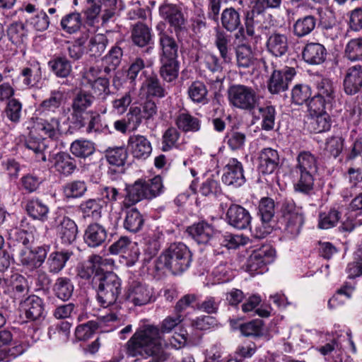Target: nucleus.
<instances>
[{"label":"nucleus","instance_id":"1","mask_svg":"<svg viewBox=\"0 0 362 362\" xmlns=\"http://www.w3.org/2000/svg\"><path fill=\"white\" fill-rule=\"evenodd\" d=\"M187 341L185 334L175 333L167 340L160 336L159 328L146 325L138 329L127 342V354L131 356H153L162 353L164 348L179 349Z\"/></svg>","mask_w":362,"mask_h":362},{"label":"nucleus","instance_id":"2","mask_svg":"<svg viewBox=\"0 0 362 362\" xmlns=\"http://www.w3.org/2000/svg\"><path fill=\"white\" fill-rule=\"evenodd\" d=\"M192 262V254L187 245L182 243H172L156 262L157 272L171 270L185 272Z\"/></svg>","mask_w":362,"mask_h":362},{"label":"nucleus","instance_id":"3","mask_svg":"<svg viewBox=\"0 0 362 362\" xmlns=\"http://www.w3.org/2000/svg\"><path fill=\"white\" fill-rule=\"evenodd\" d=\"M317 170V157L310 151H300L296 157V164L293 170V173L298 178L295 185L296 189L303 193H309L313 188Z\"/></svg>","mask_w":362,"mask_h":362},{"label":"nucleus","instance_id":"4","mask_svg":"<svg viewBox=\"0 0 362 362\" xmlns=\"http://www.w3.org/2000/svg\"><path fill=\"white\" fill-rule=\"evenodd\" d=\"M83 273L82 278H92L93 286L98 288L100 303L107 307L114 304L121 293V280L116 273Z\"/></svg>","mask_w":362,"mask_h":362},{"label":"nucleus","instance_id":"5","mask_svg":"<svg viewBox=\"0 0 362 362\" xmlns=\"http://www.w3.org/2000/svg\"><path fill=\"white\" fill-rule=\"evenodd\" d=\"M126 194L122 202L124 208H129L142 199H151L159 196L163 192L162 179L156 176L152 179H139L132 185H127Z\"/></svg>","mask_w":362,"mask_h":362},{"label":"nucleus","instance_id":"6","mask_svg":"<svg viewBox=\"0 0 362 362\" xmlns=\"http://www.w3.org/2000/svg\"><path fill=\"white\" fill-rule=\"evenodd\" d=\"M227 93L229 104L243 110H254L259 100L254 88L242 84L232 85L228 88Z\"/></svg>","mask_w":362,"mask_h":362},{"label":"nucleus","instance_id":"7","mask_svg":"<svg viewBox=\"0 0 362 362\" xmlns=\"http://www.w3.org/2000/svg\"><path fill=\"white\" fill-rule=\"evenodd\" d=\"M51 226L56 229L57 235L64 245H71L77 237L78 227L69 217L55 213Z\"/></svg>","mask_w":362,"mask_h":362},{"label":"nucleus","instance_id":"8","mask_svg":"<svg viewBox=\"0 0 362 362\" xmlns=\"http://www.w3.org/2000/svg\"><path fill=\"white\" fill-rule=\"evenodd\" d=\"M159 13L173 29L177 37L182 32L186 30L187 18L180 6L176 4H164L159 7Z\"/></svg>","mask_w":362,"mask_h":362},{"label":"nucleus","instance_id":"9","mask_svg":"<svg viewBox=\"0 0 362 362\" xmlns=\"http://www.w3.org/2000/svg\"><path fill=\"white\" fill-rule=\"evenodd\" d=\"M221 179L228 186L237 187L243 185L245 182V177L242 163L237 158H229L223 167Z\"/></svg>","mask_w":362,"mask_h":362},{"label":"nucleus","instance_id":"10","mask_svg":"<svg viewBox=\"0 0 362 362\" xmlns=\"http://www.w3.org/2000/svg\"><path fill=\"white\" fill-rule=\"evenodd\" d=\"M296 74L293 68L286 67L282 70H273L267 82V88L272 94H278L288 89V83Z\"/></svg>","mask_w":362,"mask_h":362},{"label":"nucleus","instance_id":"11","mask_svg":"<svg viewBox=\"0 0 362 362\" xmlns=\"http://www.w3.org/2000/svg\"><path fill=\"white\" fill-rule=\"evenodd\" d=\"M127 148L134 158L146 160L152 153V145L149 139L144 135L134 134L129 136Z\"/></svg>","mask_w":362,"mask_h":362},{"label":"nucleus","instance_id":"12","mask_svg":"<svg viewBox=\"0 0 362 362\" xmlns=\"http://www.w3.org/2000/svg\"><path fill=\"white\" fill-rule=\"evenodd\" d=\"M275 250L270 245H263L254 250L247 260L248 272H256L271 264L275 259Z\"/></svg>","mask_w":362,"mask_h":362},{"label":"nucleus","instance_id":"13","mask_svg":"<svg viewBox=\"0 0 362 362\" xmlns=\"http://www.w3.org/2000/svg\"><path fill=\"white\" fill-rule=\"evenodd\" d=\"M117 320V316L115 313L100 316L96 321L90 320L86 324L78 325L76 329V337L80 341H85L90 338L98 327L107 325L108 323Z\"/></svg>","mask_w":362,"mask_h":362},{"label":"nucleus","instance_id":"14","mask_svg":"<svg viewBox=\"0 0 362 362\" xmlns=\"http://www.w3.org/2000/svg\"><path fill=\"white\" fill-rule=\"evenodd\" d=\"M258 170L264 175L274 173L279 165V155L276 150L272 148H264L258 153Z\"/></svg>","mask_w":362,"mask_h":362},{"label":"nucleus","instance_id":"15","mask_svg":"<svg viewBox=\"0 0 362 362\" xmlns=\"http://www.w3.org/2000/svg\"><path fill=\"white\" fill-rule=\"evenodd\" d=\"M227 223L239 230L245 229L250 224L252 217L249 211L239 204H231L226 212Z\"/></svg>","mask_w":362,"mask_h":362},{"label":"nucleus","instance_id":"16","mask_svg":"<svg viewBox=\"0 0 362 362\" xmlns=\"http://www.w3.org/2000/svg\"><path fill=\"white\" fill-rule=\"evenodd\" d=\"M152 289L146 284L135 281L131 284L126 293V298L135 305H143L150 302Z\"/></svg>","mask_w":362,"mask_h":362},{"label":"nucleus","instance_id":"17","mask_svg":"<svg viewBox=\"0 0 362 362\" xmlns=\"http://www.w3.org/2000/svg\"><path fill=\"white\" fill-rule=\"evenodd\" d=\"M189 235L200 245H206L216 235L217 230L206 221L194 223L187 228Z\"/></svg>","mask_w":362,"mask_h":362},{"label":"nucleus","instance_id":"18","mask_svg":"<svg viewBox=\"0 0 362 362\" xmlns=\"http://www.w3.org/2000/svg\"><path fill=\"white\" fill-rule=\"evenodd\" d=\"M45 305L42 299L35 295L28 297L21 304L23 313L27 321H35L43 316Z\"/></svg>","mask_w":362,"mask_h":362},{"label":"nucleus","instance_id":"19","mask_svg":"<svg viewBox=\"0 0 362 362\" xmlns=\"http://www.w3.org/2000/svg\"><path fill=\"white\" fill-rule=\"evenodd\" d=\"M33 129L41 136L56 139L60 134V120L57 117L39 118L35 122Z\"/></svg>","mask_w":362,"mask_h":362},{"label":"nucleus","instance_id":"20","mask_svg":"<svg viewBox=\"0 0 362 362\" xmlns=\"http://www.w3.org/2000/svg\"><path fill=\"white\" fill-rule=\"evenodd\" d=\"M362 86V67L359 65L348 69L344 81V91L349 95L356 93Z\"/></svg>","mask_w":362,"mask_h":362},{"label":"nucleus","instance_id":"21","mask_svg":"<svg viewBox=\"0 0 362 362\" xmlns=\"http://www.w3.org/2000/svg\"><path fill=\"white\" fill-rule=\"evenodd\" d=\"M327 56L325 47L320 44L310 42L303 50V58L310 64H320L325 62Z\"/></svg>","mask_w":362,"mask_h":362},{"label":"nucleus","instance_id":"22","mask_svg":"<svg viewBox=\"0 0 362 362\" xmlns=\"http://www.w3.org/2000/svg\"><path fill=\"white\" fill-rule=\"evenodd\" d=\"M64 100L65 95L62 90H52L49 97L43 100L40 104L38 110L41 115L54 113L62 106Z\"/></svg>","mask_w":362,"mask_h":362},{"label":"nucleus","instance_id":"23","mask_svg":"<svg viewBox=\"0 0 362 362\" xmlns=\"http://www.w3.org/2000/svg\"><path fill=\"white\" fill-rule=\"evenodd\" d=\"M107 238L105 228L100 224H90L85 230L84 241L90 247L101 245Z\"/></svg>","mask_w":362,"mask_h":362},{"label":"nucleus","instance_id":"24","mask_svg":"<svg viewBox=\"0 0 362 362\" xmlns=\"http://www.w3.org/2000/svg\"><path fill=\"white\" fill-rule=\"evenodd\" d=\"M303 223L304 216L303 213H296L293 214V216L285 218L282 236L289 240L296 238L300 233Z\"/></svg>","mask_w":362,"mask_h":362},{"label":"nucleus","instance_id":"25","mask_svg":"<svg viewBox=\"0 0 362 362\" xmlns=\"http://www.w3.org/2000/svg\"><path fill=\"white\" fill-rule=\"evenodd\" d=\"M267 47L268 51L275 57L284 55L288 48L287 37L278 33H272L267 39Z\"/></svg>","mask_w":362,"mask_h":362},{"label":"nucleus","instance_id":"26","mask_svg":"<svg viewBox=\"0 0 362 362\" xmlns=\"http://www.w3.org/2000/svg\"><path fill=\"white\" fill-rule=\"evenodd\" d=\"M42 67L38 62H33L21 69L20 76L23 83L28 87L37 86L42 80Z\"/></svg>","mask_w":362,"mask_h":362},{"label":"nucleus","instance_id":"27","mask_svg":"<svg viewBox=\"0 0 362 362\" xmlns=\"http://www.w3.org/2000/svg\"><path fill=\"white\" fill-rule=\"evenodd\" d=\"M125 209V218L124 221V227L126 230L136 233L139 231L144 225V219L141 214L138 211L136 208L131 207L124 208Z\"/></svg>","mask_w":362,"mask_h":362},{"label":"nucleus","instance_id":"28","mask_svg":"<svg viewBox=\"0 0 362 362\" xmlns=\"http://www.w3.org/2000/svg\"><path fill=\"white\" fill-rule=\"evenodd\" d=\"M159 43L163 53L161 60H176L178 45L174 38L165 33H160Z\"/></svg>","mask_w":362,"mask_h":362},{"label":"nucleus","instance_id":"29","mask_svg":"<svg viewBox=\"0 0 362 362\" xmlns=\"http://www.w3.org/2000/svg\"><path fill=\"white\" fill-rule=\"evenodd\" d=\"M35 133L34 129L30 132L29 136L25 141V147L32 151L36 154L37 160L38 161H45L46 156L45 155V151L46 150L49 141L45 139H37L35 137Z\"/></svg>","mask_w":362,"mask_h":362},{"label":"nucleus","instance_id":"30","mask_svg":"<svg viewBox=\"0 0 362 362\" xmlns=\"http://www.w3.org/2000/svg\"><path fill=\"white\" fill-rule=\"evenodd\" d=\"M264 19L262 12L254 8L248 11L245 16V27L247 34L250 36H259V30L262 28V21Z\"/></svg>","mask_w":362,"mask_h":362},{"label":"nucleus","instance_id":"31","mask_svg":"<svg viewBox=\"0 0 362 362\" xmlns=\"http://www.w3.org/2000/svg\"><path fill=\"white\" fill-rule=\"evenodd\" d=\"M26 211L34 219L45 221L49 211L48 206L37 198H33L27 202Z\"/></svg>","mask_w":362,"mask_h":362},{"label":"nucleus","instance_id":"32","mask_svg":"<svg viewBox=\"0 0 362 362\" xmlns=\"http://www.w3.org/2000/svg\"><path fill=\"white\" fill-rule=\"evenodd\" d=\"M308 125L312 132L321 133L329 130L332 125V119L327 112L310 114Z\"/></svg>","mask_w":362,"mask_h":362},{"label":"nucleus","instance_id":"33","mask_svg":"<svg viewBox=\"0 0 362 362\" xmlns=\"http://www.w3.org/2000/svg\"><path fill=\"white\" fill-rule=\"evenodd\" d=\"M175 124L180 130L195 132L200 129V120L188 112H180L175 119Z\"/></svg>","mask_w":362,"mask_h":362},{"label":"nucleus","instance_id":"34","mask_svg":"<svg viewBox=\"0 0 362 362\" xmlns=\"http://www.w3.org/2000/svg\"><path fill=\"white\" fill-rule=\"evenodd\" d=\"M230 36L219 29L216 30L214 44L220 52V55L225 63H230L231 54H230Z\"/></svg>","mask_w":362,"mask_h":362},{"label":"nucleus","instance_id":"35","mask_svg":"<svg viewBox=\"0 0 362 362\" xmlns=\"http://www.w3.org/2000/svg\"><path fill=\"white\" fill-rule=\"evenodd\" d=\"M51 71L59 78H66L71 74L72 66L65 57H56L48 62Z\"/></svg>","mask_w":362,"mask_h":362},{"label":"nucleus","instance_id":"36","mask_svg":"<svg viewBox=\"0 0 362 362\" xmlns=\"http://www.w3.org/2000/svg\"><path fill=\"white\" fill-rule=\"evenodd\" d=\"M221 21L222 26L229 32L235 31L241 25L240 14L231 7L222 11Z\"/></svg>","mask_w":362,"mask_h":362},{"label":"nucleus","instance_id":"37","mask_svg":"<svg viewBox=\"0 0 362 362\" xmlns=\"http://www.w3.org/2000/svg\"><path fill=\"white\" fill-rule=\"evenodd\" d=\"M73 255L70 251H60L52 252L47 259L49 272H60L66 264H69V259Z\"/></svg>","mask_w":362,"mask_h":362},{"label":"nucleus","instance_id":"38","mask_svg":"<svg viewBox=\"0 0 362 362\" xmlns=\"http://www.w3.org/2000/svg\"><path fill=\"white\" fill-rule=\"evenodd\" d=\"M354 291V286L346 283L341 288H339L335 294L329 300L328 308L330 310H333L344 305L345 303V298H351Z\"/></svg>","mask_w":362,"mask_h":362},{"label":"nucleus","instance_id":"39","mask_svg":"<svg viewBox=\"0 0 362 362\" xmlns=\"http://www.w3.org/2000/svg\"><path fill=\"white\" fill-rule=\"evenodd\" d=\"M316 88L315 95L327 100V107H332L335 100V87L333 83L327 78H322L317 82Z\"/></svg>","mask_w":362,"mask_h":362},{"label":"nucleus","instance_id":"40","mask_svg":"<svg viewBox=\"0 0 362 362\" xmlns=\"http://www.w3.org/2000/svg\"><path fill=\"white\" fill-rule=\"evenodd\" d=\"M11 235L12 236L11 238L17 243L16 247L21 257L27 255L28 251L30 250L31 240L33 239L32 235L24 230L15 229Z\"/></svg>","mask_w":362,"mask_h":362},{"label":"nucleus","instance_id":"41","mask_svg":"<svg viewBox=\"0 0 362 362\" xmlns=\"http://www.w3.org/2000/svg\"><path fill=\"white\" fill-rule=\"evenodd\" d=\"M316 19L313 16H306L298 19L293 25V33L298 37L309 35L315 28Z\"/></svg>","mask_w":362,"mask_h":362},{"label":"nucleus","instance_id":"42","mask_svg":"<svg viewBox=\"0 0 362 362\" xmlns=\"http://www.w3.org/2000/svg\"><path fill=\"white\" fill-rule=\"evenodd\" d=\"M54 167L57 171L64 175L71 174L76 167V161L69 155L60 153L56 155Z\"/></svg>","mask_w":362,"mask_h":362},{"label":"nucleus","instance_id":"43","mask_svg":"<svg viewBox=\"0 0 362 362\" xmlns=\"http://www.w3.org/2000/svg\"><path fill=\"white\" fill-rule=\"evenodd\" d=\"M188 95L194 103L202 104L208 103V90L205 84L202 81L192 82L188 88Z\"/></svg>","mask_w":362,"mask_h":362},{"label":"nucleus","instance_id":"44","mask_svg":"<svg viewBox=\"0 0 362 362\" xmlns=\"http://www.w3.org/2000/svg\"><path fill=\"white\" fill-rule=\"evenodd\" d=\"M9 40L16 45H20L27 39V30L21 22H16L10 25L7 30Z\"/></svg>","mask_w":362,"mask_h":362},{"label":"nucleus","instance_id":"45","mask_svg":"<svg viewBox=\"0 0 362 362\" xmlns=\"http://www.w3.org/2000/svg\"><path fill=\"white\" fill-rule=\"evenodd\" d=\"M237 64L239 67L248 68L255 63V55L250 46L243 44L236 48Z\"/></svg>","mask_w":362,"mask_h":362},{"label":"nucleus","instance_id":"46","mask_svg":"<svg viewBox=\"0 0 362 362\" xmlns=\"http://www.w3.org/2000/svg\"><path fill=\"white\" fill-rule=\"evenodd\" d=\"M115 263L112 259H103L98 255H93L83 262V272H103V267L107 265H113Z\"/></svg>","mask_w":362,"mask_h":362},{"label":"nucleus","instance_id":"47","mask_svg":"<svg viewBox=\"0 0 362 362\" xmlns=\"http://www.w3.org/2000/svg\"><path fill=\"white\" fill-rule=\"evenodd\" d=\"M127 157V150L124 146L110 148L105 152L107 162L117 167L124 165Z\"/></svg>","mask_w":362,"mask_h":362},{"label":"nucleus","instance_id":"48","mask_svg":"<svg viewBox=\"0 0 362 362\" xmlns=\"http://www.w3.org/2000/svg\"><path fill=\"white\" fill-rule=\"evenodd\" d=\"M132 37L136 45L144 47L151 39L150 29L143 23H137L133 28Z\"/></svg>","mask_w":362,"mask_h":362},{"label":"nucleus","instance_id":"49","mask_svg":"<svg viewBox=\"0 0 362 362\" xmlns=\"http://www.w3.org/2000/svg\"><path fill=\"white\" fill-rule=\"evenodd\" d=\"M0 286L11 288L18 292H23L26 287V280L19 273H12L3 279L0 278Z\"/></svg>","mask_w":362,"mask_h":362},{"label":"nucleus","instance_id":"50","mask_svg":"<svg viewBox=\"0 0 362 362\" xmlns=\"http://www.w3.org/2000/svg\"><path fill=\"white\" fill-rule=\"evenodd\" d=\"M70 150L74 156L86 158L93 153L95 147L93 143L90 141L78 139L71 144Z\"/></svg>","mask_w":362,"mask_h":362},{"label":"nucleus","instance_id":"51","mask_svg":"<svg viewBox=\"0 0 362 362\" xmlns=\"http://www.w3.org/2000/svg\"><path fill=\"white\" fill-rule=\"evenodd\" d=\"M340 217L341 213L335 209H331L327 212L320 213L319 215L318 227L321 229L333 228L337 224Z\"/></svg>","mask_w":362,"mask_h":362},{"label":"nucleus","instance_id":"52","mask_svg":"<svg viewBox=\"0 0 362 362\" xmlns=\"http://www.w3.org/2000/svg\"><path fill=\"white\" fill-rule=\"evenodd\" d=\"M317 349L322 355L330 357L334 362H340L342 360V348L335 340L320 346Z\"/></svg>","mask_w":362,"mask_h":362},{"label":"nucleus","instance_id":"53","mask_svg":"<svg viewBox=\"0 0 362 362\" xmlns=\"http://www.w3.org/2000/svg\"><path fill=\"white\" fill-rule=\"evenodd\" d=\"M141 90L146 91L147 95L163 98L165 95L164 88L160 86L158 79L155 77H149L143 83Z\"/></svg>","mask_w":362,"mask_h":362},{"label":"nucleus","instance_id":"54","mask_svg":"<svg viewBox=\"0 0 362 362\" xmlns=\"http://www.w3.org/2000/svg\"><path fill=\"white\" fill-rule=\"evenodd\" d=\"M82 20L78 13H71L66 15L61 20L62 29L68 33H75L81 28Z\"/></svg>","mask_w":362,"mask_h":362},{"label":"nucleus","instance_id":"55","mask_svg":"<svg viewBox=\"0 0 362 362\" xmlns=\"http://www.w3.org/2000/svg\"><path fill=\"white\" fill-rule=\"evenodd\" d=\"M259 112L262 118V128L269 131L273 129L275 123L276 110L272 105H265L259 108Z\"/></svg>","mask_w":362,"mask_h":362},{"label":"nucleus","instance_id":"56","mask_svg":"<svg viewBox=\"0 0 362 362\" xmlns=\"http://www.w3.org/2000/svg\"><path fill=\"white\" fill-rule=\"evenodd\" d=\"M54 291L59 298L62 300H67L73 293L74 286L69 279L59 278L54 285Z\"/></svg>","mask_w":362,"mask_h":362},{"label":"nucleus","instance_id":"57","mask_svg":"<svg viewBox=\"0 0 362 362\" xmlns=\"http://www.w3.org/2000/svg\"><path fill=\"white\" fill-rule=\"evenodd\" d=\"M87 190L86 185L83 181L76 180L66 184L63 192L67 198H78L84 194Z\"/></svg>","mask_w":362,"mask_h":362},{"label":"nucleus","instance_id":"58","mask_svg":"<svg viewBox=\"0 0 362 362\" xmlns=\"http://www.w3.org/2000/svg\"><path fill=\"white\" fill-rule=\"evenodd\" d=\"M258 209V214L261 217V220L266 221H273L275 214V204L272 198H262L259 204Z\"/></svg>","mask_w":362,"mask_h":362},{"label":"nucleus","instance_id":"59","mask_svg":"<svg viewBox=\"0 0 362 362\" xmlns=\"http://www.w3.org/2000/svg\"><path fill=\"white\" fill-rule=\"evenodd\" d=\"M107 43V37L103 34H95L89 41V52L91 55L100 56L105 49Z\"/></svg>","mask_w":362,"mask_h":362},{"label":"nucleus","instance_id":"60","mask_svg":"<svg viewBox=\"0 0 362 362\" xmlns=\"http://www.w3.org/2000/svg\"><path fill=\"white\" fill-rule=\"evenodd\" d=\"M180 135V132L175 128H168L162 137V150L168 151L177 147Z\"/></svg>","mask_w":362,"mask_h":362},{"label":"nucleus","instance_id":"61","mask_svg":"<svg viewBox=\"0 0 362 362\" xmlns=\"http://www.w3.org/2000/svg\"><path fill=\"white\" fill-rule=\"evenodd\" d=\"M163 66L160 68V75L163 78L171 82L178 75V63L177 60H162Z\"/></svg>","mask_w":362,"mask_h":362},{"label":"nucleus","instance_id":"62","mask_svg":"<svg viewBox=\"0 0 362 362\" xmlns=\"http://www.w3.org/2000/svg\"><path fill=\"white\" fill-rule=\"evenodd\" d=\"M345 56L351 61L362 59V40L356 38L351 40L345 48Z\"/></svg>","mask_w":362,"mask_h":362},{"label":"nucleus","instance_id":"63","mask_svg":"<svg viewBox=\"0 0 362 362\" xmlns=\"http://www.w3.org/2000/svg\"><path fill=\"white\" fill-rule=\"evenodd\" d=\"M122 56V51L121 48L118 47H112L104 59V62L106 64L105 71L109 73L112 70H115L120 64Z\"/></svg>","mask_w":362,"mask_h":362},{"label":"nucleus","instance_id":"64","mask_svg":"<svg viewBox=\"0 0 362 362\" xmlns=\"http://www.w3.org/2000/svg\"><path fill=\"white\" fill-rule=\"evenodd\" d=\"M132 101L131 90L126 92L124 95L115 98L112 101V112L119 115H123L127 110Z\"/></svg>","mask_w":362,"mask_h":362}]
</instances>
